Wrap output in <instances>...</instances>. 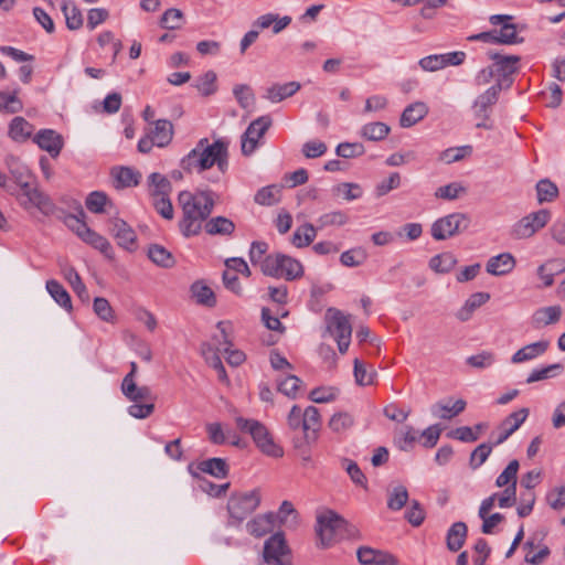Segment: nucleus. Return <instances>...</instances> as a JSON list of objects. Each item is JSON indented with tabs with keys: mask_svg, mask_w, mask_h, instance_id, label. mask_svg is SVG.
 Wrapping results in <instances>:
<instances>
[{
	"mask_svg": "<svg viewBox=\"0 0 565 565\" xmlns=\"http://www.w3.org/2000/svg\"><path fill=\"white\" fill-rule=\"evenodd\" d=\"M388 132L390 127L381 121L366 124L361 129V135L372 141L383 140Z\"/></svg>",
	"mask_w": 565,
	"mask_h": 565,
	"instance_id": "obj_52",
	"label": "nucleus"
},
{
	"mask_svg": "<svg viewBox=\"0 0 565 565\" xmlns=\"http://www.w3.org/2000/svg\"><path fill=\"white\" fill-rule=\"evenodd\" d=\"M356 555L363 565H397V559L393 554L369 546H361Z\"/></svg>",
	"mask_w": 565,
	"mask_h": 565,
	"instance_id": "obj_15",
	"label": "nucleus"
},
{
	"mask_svg": "<svg viewBox=\"0 0 565 565\" xmlns=\"http://www.w3.org/2000/svg\"><path fill=\"white\" fill-rule=\"evenodd\" d=\"M275 522V513L269 512L255 516L246 524V527L250 535L262 537L273 530Z\"/></svg>",
	"mask_w": 565,
	"mask_h": 565,
	"instance_id": "obj_26",
	"label": "nucleus"
},
{
	"mask_svg": "<svg viewBox=\"0 0 565 565\" xmlns=\"http://www.w3.org/2000/svg\"><path fill=\"white\" fill-rule=\"evenodd\" d=\"M539 203L552 202L558 196V188L550 179H542L536 183Z\"/></svg>",
	"mask_w": 565,
	"mask_h": 565,
	"instance_id": "obj_48",
	"label": "nucleus"
},
{
	"mask_svg": "<svg viewBox=\"0 0 565 565\" xmlns=\"http://www.w3.org/2000/svg\"><path fill=\"white\" fill-rule=\"evenodd\" d=\"M233 94L243 109H250L255 105V94L250 86L246 84H237L233 88Z\"/></svg>",
	"mask_w": 565,
	"mask_h": 565,
	"instance_id": "obj_54",
	"label": "nucleus"
},
{
	"mask_svg": "<svg viewBox=\"0 0 565 565\" xmlns=\"http://www.w3.org/2000/svg\"><path fill=\"white\" fill-rule=\"evenodd\" d=\"M550 347L547 340H541L537 342L530 343L518 350L511 358V362L514 364L527 362L536 359L544 354Z\"/></svg>",
	"mask_w": 565,
	"mask_h": 565,
	"instance_id": "obj_21",
	"label": "nucleus"
},
{
	"mask_svg": "<svg viewBox=\"0 0 565 565\" xmlns=\"http://www.w3.org/2000/svg\"><path fill=\"white\" fill-rule=\"evenodd\" d=\"M495 44H519L523 42L516 32V25L513 23H504L500 30H495Z\"/></svg>",
	"mask_w": 565,
	"mask_h": 565,
	"instance_id": "obj_47",
	"label": "nucleus"
},
{
	"mask_svg": "<svg viewBox=\"0 0 565 565\" xmlns=\"http://www.w3.org/2000/svg\"><path fill=\"white\" fill-rule=\"evenodd\" d=\"M19 204L24 210L32 207L39 210L42 214L49 216L55 212V204L52 199L44 193L38 185L24 199H19Z\"/></svg>",
	"mask_w": 565,
	"mask_h": 565,
	"instance_id": "obj_14",
	"label": "nucleus"
},
{
	"mask_svg": "<svg viewBox=\"0 0 565 565\" xmlns=\"http://www.w3.org/2000/svg\"><path fill=\"white\" fill-rule=\"evenodd\" d=\"M348 220V215L342 211L324 213L317 221L318 228H324L328 226H342L347 224Z\"/></svg>",
	"mask_w": 565,
	"mask_h": 565,
	"instance_id": "obj_61",
	"label": "nucleus"
},
{
	"mask_svg": "<svg viewBox=\"0 0 565 565\" xmlns=\"http://www.w3.org/2000/svg\"><path fill=\"white\" fill-rule=\"evenodd\" d=\"M328 331L335 339L339 352L344 354L351 342L352 327L349 318L334 310L328 323Z\"/></svg>",
	"mask_w": 565,
	"mask_h": 565,
	"instance_id": "obj_10",
	"label": "nucleus"
},
{
	"mask_svg": "<svg viewBox=\"0 0 565 565\" xmlns=\"http://www.w3.org/2000/svg\"><path fill=\"white\" fill-rule=\"evenodd\" d=\"M46 290L50 296L65 310H72V300L67 290L57 280L51 279L46 281Z\"/></svg>",
	"mask_w": 565,
	"mask_h": 565,
	"instance_id": "obj_36",
	"label": "nucleus"
},
{
	"mask_svg": "<svg viewBox=\"0 0 565 565\" xmlns=\"http://www.w3.org/2000/svg\"><path fill=\"white\" fill-rule=\"evenodd\" d=\"M317 230L318 227L310 223L299 226L292 234V244L299 248L309 246L317 236Z\"/></svg>",
	"mask_w": 565,
	"mask_h": 565,
	"instance_id": "obj_39",
	"label": "nucleus"
},
{
	"mask_svg": "<svg viewBox=\"0 0 565 565\" xmlns=\"http://www.w3.org/2000/svg\"><path fill=\"white\" fill-rule=\"evenodd\" d=\"M457 259L451 253H443L433 257L429 266L436 273H449L456 265Z\"/></svg>",
	"mask_w": 565,
	"mask_h": 565,
	"instance_id": "obj_56",
	"label": "nucleus"
},
{
	"mask_svg": "<svg viewBox=\"0 0 565 565\" xmlns=\"http://www.w3.org/2000/svg\"><path fill=\"white\" fill-rule=\"evenodd\" d=\"M353 423L354 419L349 413L340 412L331 417L329 422V427L332 429V431L339 434L351 428L353 426Z\"/></svg>",
	"mask_w": 565,
	"mask_h": 565,
	"instance_id": "obj_64",
	"label": "nucleus"
},
{
	"mask_svg": "<svg viewBox=\"0 0 565 565\" xmlns=\"http://www.w3.org/2000/svg\"><path fill=\"white\" fill-rule=\"evenodd\" d=\"M424 118V104L415 103L409 105L403 111L399 122L402 127H412L416 122L420 121Z\"/></svg>",
	"mask_w": 565,
	"mask_h": 565,
	"instance_id": "obj_49",
	"label": "nucleus"
},
{
	"mask_svg": "<svg viewBox=\"0 0 565 565\" xmlns=\"http://www.w3.org/2000/svg\"><path fill=\"white\" fill-rule=\"evenodd\" d=\"M184 14L181 10L170 8L166 10L160 19V26L168 30H178L184 23Z\"/></svg>",
	"mask_w": 565,
	"mask_h": 565,
	"instance_id": "obj_50",
	"label": "nucleus"
},
{
	"mask_svg": "<svg viewBox=\"0 0 565 565\" xmlns=\"http://www.w3.org/2000/svg\"><path fill=\"white\" fill-rule=\"evenodd\" d=\"M271 126V118L268 115L260 116L253 120L242 136V152L244 156L252 154L257 148L258 140Z\"/></svg>",
	"mask_w": 565,
	"mask_h": 565,
	"instance_id": "obj_11",
	"label": "nucleus"
},
{
	"mask_svg": "<svg viewBox=\"0 0 565 565\" xmlns=\"http://www.w3.org/2000/svg\"><path fill=\"white\" fill-rule=\"evenodd\" d=\"M178 205L182 211L178 224L181 234L184 237L196 236L213 212L215 205L214 193L210 190H199L196 192L184 190L178 195Z\"/></svg>",
	"mask_w": 565,
	"mask_h": 565,
	"instance_id": "obj_1",
	"label": "nucleus"
},
{
	"mask_svg": "<svg viewBox=\"0 0 565 565\" xmlns=\"http://www.w3.org/2000/svg\"><path fill=\"white\" fill-rule=\"evenodd\" d=\"M85 212L79 207L78 214H68L64 217L65 225L82 239L89 230L85 222Z\"/></svg>",
	"mask_w": 565,
	"mask_h": 565,
	"instance_id": "obj_44",
	"label": "nucleus"
},
{
	"mask_svg": "<svg viewBox=\"0 0 565 565\" xmlns=\"http://www.w3.org/2000/svg\"><path fill=\"white\" fill-rule=\"evenodd\" d=\"M83 241L103 253L107 258H113L114 249L107 238L99 235L92 228L88 230Z\"/></svg>",
	"mask_w": 565,
	"mask_h": 565,
	"instance_id": "obj_41",
	"label": "nucleus"
},
{
	"mask_svg": "<svg viewBox=\"0 0 565 565\" xmlns=\"http://www.w3.org/2000/svg\"><path fill=\"white\" fill-rule=\"evenodd\" d=\"M285 254H270L267 255L262 262L260 270L264 275L281 278L280 265L284 259Z\"/></svg>",
	"mask_w": 565,
	"mask_h": 565,
	"instance_id": "obj_51",
	"label": "nucleus"
},
{
	"mask_svg": "<svg viewBox=\"0 0 565 565\" xmlns=\"http://www.w3.org/2000/svg\"><path fill=\"white\" fill-rule=\"evenodd\" d=\"M467 403L465 399H457L451 403V398L440 401L430 407L431 415L441 419H451L465 411Z\"/></svg>",
	"mask_w": 565,
	"mask_h": 565,
	"instance_id": "obj_19",
	"label": "nucleus"
},
{
	"mask_svg": "<svg viewBox=\"0 0 565 565\" xmlns=\"http://www.w3.org/2000/svg\"><path fill=\"white\" fill-rule=\"evenodd\" d=\"M64 278L68 281L75 294L83 302L89 301V294L85 284L82 281L79 274L74 267L63 269Z\"/></svg>",
	"mask_w": 565,
	"mask_h": 565,
	"instance_id": "obj_38",
	"label": "nucleus"
},
{
	"mask_svg": "<svg viewBox=\"0 0 565 565\" xmlns=\"http://www.w3.org/2000/svg\"><path fill=\"white\" fill-rule=\"evenodd\" d=\"M529 416V408H521L516 412L511 413L508 417H505L500 427H499V436L494 443V446L501 445L504 443L519 427L525 422Z\"/></svg>",
	"mask_w": 565,
	"mask_h": 565,
	"instance_id": "obj_16",
	"label": "nucleus"
},
{
	"mask_svg": "<svg viewBox=\"0 0 565 565\" xmlns=\"http://www.w3.org/2000/svg\"><path fill=\"white\" fill-rule=\"evenodd\" d=\"M408 501V491L402 484L387 489V508L392 511L402 510Z\"/></svg>",
	"mask_w": 565,
	"mask_h": 565,
	"instance_id": "obj_37",
	"label": "nucleus"
},
{
	"mask_svg": "<svg viewBox=\"0 0 565 565\" xmlns=\"http://www.w3.org/2000/svg\"><path fill=\"white\" fill-rule=\"evenodd\" d=\"M22 107L21 100L17 97V92H0V111L14 114L20 111Z\"/></svg>",
	"mask_w": 565,
	"mask_h": 565,
	"instance_id": "obj_62",
	"label": "nucleus"
},
{
	"mask_svg": "<svg viewBox=\"0 0 565 565\" xmlns=\"http://www.w3.org/2000/svg\"><path fill=\"white\" fill-rule=\"evenodd\" d=\"M317 534L323 546L342 540L348 534V522L332 510H323L317 515Z\"/></svg>",
	"mask_w": 565,
	"mask_h": 565,
	"instance_id": "obj_4",
	"label": "nucleus"
},
{
	"mask_svg": "<svg viewBox=\"0 0 565 565\" xmlns=\"http://www.w3.org/2000/svg\"><path fill=\"white\" fill-rule=\"evenodd\" d=\"M470 220L466 214L452 213L437 220L431 225V235L437 241H444L462 233L469 227Z\"/></svg>",
	"mask_w": 565,
	"mask_h": 565,
	"instance_id": "obj_8",
	"label": "nucleus"
},
{
	"mask_svg": "<svg viewBox=\"0 0 565 565\" xmlns=\"http://www.w3.org/2000/svg\"><path fill=\"white\" fill-rule=\"evenodd\" d=\"M153 127L149 131V136L156 142L157 147L168 146L173 137V125L167 119H158L152 121Z\"/></svg>",
	"mask_w": 565,
	"mask_h": 565,
	"instance_id": "obj_24",
	"label": "nucleus"
},
{
	"mask_svg": "<svg viewBox=\"0 0 565 565\" xmlns=\"http://www.w3.org/2000/svg\"><path fill=\"white\" fill-rule=\"evenodd\" d=\"M204 230L209 235L230 236L235 231V224L225 216H215L205 222Z\"/></svg>",
	"mask_w": 565,
	"mask_h": 565,
	"instance_id": "obj_29",
	"label": "nucleus"
},
{
	"mask_svg": "<svg viewBox=\"0 0 565 565\" xmlns=\"http://www.w3.org/2000/svg\"><path fill=\"white\" fill-rule=\"evenodd\" d=\"M108 225L109 232L120 247L130 252L136 249L137 235L131 226L118 217L110 218Z\"/></svg>",
	"mask_w": 565,
	"mask_h": 565,
	"instance_id": "obj_13",
	"label": "nucleus"
},
{
	"mask_svg": "<svg viewBox=\"0 0 565 565\" xmlns=\"http://www.w3.org/2000/svg\"><path fill=\"white\" fill-rule=\"evenodd\" d=\"M121 392L131 402H154L156 399L150 387L138 386L130 377L122 380Z\"/></svg>",
	"mask_w": 565,
	"mask_h": 565,
	"instance_id": "obj_23",
	"label": "nucleus"
},
{
	"mask_svg": "<svg viewBox=\"0 0 565 565\" xmlns=\"http://www.w3.org/2000/svg\"><path fill=\"white\" fill-rule=\"evenodd\" d=\"M468 527L465 522H455L446 535V545L450 552H458L467 539Z\"/></svg>",
	"mask_w": 565,
	"mask_h": 565,
	"instance_id": "obj_28",
	"label": "nucleus"
},
{
	"mask_svg": "<svg viewBox=\"0 0 565 565\" xmlns=\"http://www.w3.org/2000/svg\"><path fill=\"white\" fill-rule=\"evenodd\" d=\"M564 370V365L561 364V363H555V364H550L543 369H540V370H533L527 379H526V383L527 384H531V383H534V382H539V381H543V380H546L548 377H552V376H555L557 374H561Z\"/></svg>",
	"mask_w": 565,
	"mask_h": 565,
	"instance_id": "obj_55",
	"label": "nucleus"
},
{
	"mask_svg": "<svg viewBox=\"0 0 565 565\" xmlns=\"http://www.w3.org/2000/svg\"><path fill=\"white\" fill-rule=\"evenodd\" d=\"M191 292L200 305L214 307L216 303V298L213 290L202 281H195L191 286Z\"/></svg>",
	"mask_w": 565,
	"mask_h": 565,
	"instance_id": "obj_40",
	"label": "nucleus"
},
{
	"mask_svg": "<svg viewBox=\"0 0 565 565\" xmlns=\"http://www.w3.org/2000/svg\"><path fill=\"white\" fill-rule=\"evenodd\" d=\"M148 257L157 266L163 268H171L175 264L173 255L163 246L159 244H152L148 248Z\"/></svg>",
	"mask_w": 565,
	"mask_h": 565,
	"instance_id": "obj_35",
	"label": "nucleus"
},
{
	"mask_svg": "<svg viewBox=\"0 0 565 565\" xmlns=\"http://www.w3.org/2000/svg\"><path fill=\"white\" fill-rule=\"evenodd\" d=\"M301 380L296 375H288L277 381L278 391L284 395L295 398L300 387Z\"/></svg>",
	"mask_w": 565,
	"mask_h": 565,
	"instance_id": "obj_63",
	"label": "nucleus"
},
{
	"mask_svg": "<svg viewBox=\"0 0 565 565\" xmlns=\"http://www.w3.org/2000/svg\"><path fill=\"white\" fill-rule=\"evenodd\" d=\"M501 90V81H497L495 84L490 86L486 92L480 94L475 99L472 109L475 118L478 120L476 124L477 128H483L488 130L493 129L494 126L490 118L491 107L497 104Z\"/></svg>",
	"mask_w": 565,
	"mask_h": 565,
	"instance_id": "obj_6",
	"label": "nucleus"
},
{
	"mask_svg": "<svg viewBox=\"0 0 565 565\" xmlns=\"http://www.w3.org/2000/svg\"><path fill=\"white\" fill-rule=\"evenodd\" d=\"M235 423L241 431L252 436L254 443L264 455L274 458L282 457V448L274 441L269 430L263 423L242 416H237Z\"/></svg>",
	"mask_w": 565,
	"mask_h": 565,
	"instance_id": "obj_3",
	"label": "nucleus"
},
{
	"mask_svg": "<svg viewBox=\"0 0 565 565\" xmlns=\"http://www.w3.org/2000/svg\"><path fill=\"white\" fill-rule=\"evenodd\" d=\"M289 550L281 533L271 535L264 545V558L268 565H291Z\"/></svg>",
	"mask_w": 565,
	"mask_h": 565,
	"instance_id": "obj_12",
	"label": "nucleus"
},
{
	"mask_svg": "<svg viewBox=\"0 0 565 565\" xmlns=\"http://www.w3.org/2000/svg\"><path fill=\"white\" fill-rule=\"evenodd\" d=\"M149 183L152 186L151 196L169 195L172 190L170 181L158 172H153L149 175Z\"/></svg>",
	"mask_w": 565,
	"mask_h": 565,
	"instance_id": "obj_57",
	"label": "nucleus"
},
{
	"mask_svg": "<svg viewBox=\"0 0 565 565\" xmlns=\"http://www.w3.org/2000/svg\"><path fill=\"white\" fill-rule=\"evenodd\" d=\"M6 164L15 185H19L25 181H30L31 179H33L30 169L25 164H23L19 159L14 157H9L6 160Z\"/></svg>",
	"mask_w": 565,
	"mask_h": 565,
	"instance_id": "obj_32",
	"label": "nucleus"
},
{
	"mask_svg": "<svg viewBox=\"0 0 565 565\" xmlns=\"http://www.w3.org/2000/svg\"><path fill=\"white\" fill-rule=\"evenodd\" d=\"M109 203L107 195L100 191H94L86 198L85 204L88 211L95 214L105 212V206Z\"/></svg>",
	"mask_w": 565,
	"mask_h": 565,
	"instance_id": "obj_60",
	"label": "nucleus"
},
{
	"mask_svg": "<svg viewBox=\"0 0 565 565\" xmlns=\"http://www.w3.org/2000/svg\"><path fill=\"white\" fill-rule=\"evenodd\" d=\"M562 316L561 306L543 307L534 311L531 323L534 329H541L559 321Z\"/></svg>",
	"mask_w": 565,
	"mask_h": 565,
	"instance_id": "obj_22",
	"label": "nucleus"
},
{
	"mask_svg": "<svg viewBox=\"0 0 565 565\" xmlns=\"http://www.w3.org/2000/svg\"><path fill=\"white\" fill-rule=\"evenodd\" d=\"M259 503L260 495L257 490L233 493L227 502L228 524H239L258 508Z\"/></svg>",
	"mask_w": 565,
	"mask_h": 565,
	"instance_id": "obj_5",
	"label": "nucleus"
},
{
	"mask_svg": "<svg viewBox=\"0 0 565 565\" xmlns=\"http://www.w3.org/2000/svg\"><path fill=\"white\" fill-rule=\"evenodd\" d=\"M495 44H519L523 42L516 32V25L513 23H504L500 30H495Z\"/></svg>",
	"mask_w": 565,
	"mask_h": 565,
	"instance_id": "obj_45",
	"label": "nucleus"
},
{
	"mask_svg": "<svg viewBox=\"0 0 565 565\" xmlns=\"http://www.w3.org/2000/svg\"><path fill=\"white\" fill-rule=\"evenodd\" d=\"M281 278L295 280L303 275L301 263L290 256L285 255L280 265Z\"/></svg>",
	"mask_w": 565,
	"mask_h": 565,
	"instance_id": "obj_42",
	"label": "nucleus"
},
{
	"mask_svg": "<svg viewBox=\"0 0 565 565\" xmlns=\"http://www.w3.org/2000/svg\"><path fill=\"white\" fill-rule=\"evenodd\" d=\"M514 266V257L510 253H502L488 260L487 271L493 276H502L512 271Z\"/></svg>",
	"mask_w": 565,
	"mask_h": 565,
	"instance_id": "obj_25",
	"label": "nucleus"
},
{
	"mask_svg": "<svg viewBox=\"0 0 565 565\" xmlns=\"http://www.w3.org/2000/svg\"><path fill=\"white\" fill-rule=\"evenodd\" d=\"M519 468V461L516 459L511 460L505 469L498 476L495 486L499 488L512 486L516 487Z\"/></svg>",
	"mask_w": 565,
	"mask_h": 565,
	"instance_id": "obj_43",
	"label": "nucleus"
},
{
	"mask_svg": "<svg viewBox=\"0 0 565 565\" xmlns=\"http://www.w3.org/2000/svg\"><path fill=\"white\" fill-rule=\"evenodd\" d=\"M61 10L65 17L66 26L70 30H78L83 26V15L77 6L67 0H63Z\"/></svg>",
	"mask_w": 565,
	"mask_h": 565,
	"instance_id": "obj_33",
	"label": "nucleus"
},
{
	"mask_svg": "<svg viewBox=\"0 0 565 565\" xmlns=\"http://www.w3.org/2000/svg\"><path fill=\"white\" fill-rule=\"evenodd\" d=\"M488 57L493 61L494 73L498 75L497 81H501L502 87L512 84L511 75L519 72L521 57L519 55H508L495 51H489Z\"/></svg>",
	"mask_w": 565,
	"mask_h": 565,
	"instance_id": "obj_9",
	"label": "nucleus"
},
{
	"mask_svg": "<svg viewBox=\"0 0 565 565\" xmlns=\"http://www.w3.org/2000/svg\"><path fill=\"white\" fill-rule=\"evenodd\" d=\"M33 130V125L20 116L14 117L9 125V136L17 142L26 141L31 137Z\"/></svg>",
	"mask_w": 565,
	"mask_h": 565,
	"instance_id": "obj_30",
	"label": "nucleus"
},
{
	"mask_svg": "<svg viewBox=\"0 0 565 565\" xmlns=\"http://www.w3.org/2000/svg\"><path fill=\"white\" fill-rule=\"evenodd\" d=\"M367 253L362 247L351 248L345 250L340 256V262L345 267H358L365 263Z\"/></svg>",
	"mask_w": 565,
	"mask_h": 565,
	"instance_id": "obj_53",
	"label": "nucleus"
},
{
	"mask_svg": "<svg viewBox=\"0 0 565 565\" xmlns=\"http://www.w3.org/2000/svg\"><path fill=\"white\" fill-rule=\"evenodd\" d=\"M423 436L424 431L416 430L411 426H405L399 431L397 443L402 450H409Z\"/></svg>",
	"mask_w": 565,
	"mask_h": 565,
	"instance_id": "obj_58",
	"label": "nucleus"
},
{
	"mask_svg": "<svg viewBox=\"0 0 565 565\" xmlns=\"http://www.w3.org/2000/svg\"><path fill=\"white\" fill-rule=\"evenodd\" d=\"M216 164L220 174H224L228 167L227 142L217 139L213 143L207 138L199 140L196 146L182 158L180 166L189 172H204Z\"/></svg>",
	"mask_w": 565,
	"mask_h": 565,
	"instance_id": "obj_2",
	"label": "nucleus"
},
{
	"mask_svg": "<svg viewBox=\"0 0 565 565\" xmlns=\"http://www.w3.org/2000/svg\"><path fill=\"white\" fill-rule=\"evenodd\" d=\"M495 44H519L523 42L516 32V25L513 23H504L500 30H495Z\"/></svg>",
	"mask_w": 565,
	"mask_h": 565,
	"instance_id": "obj_46",
	"label": "nucleus"
},
{
	"mask_svg": "<svg viewBox=\"0 0 565 565\" xmlns=\"http://www.w3.org/2000/svg\"><path fill=\"white\" fill-rule=\"evenodd\" d=\"M300 83L295 81L284 84L276 83L266 88L263 97L270 103H280L284 99L294 96L300 89Z\"/></svg>",
	"mask_w": 565,
	"mask_h": 565,
	"instance_id": "obj_20",
	"label": "nucleus"
},
{
	"mask_svg": "<svg viewBox=\"0 0 565 565\" xmlns=\"http://www.w3.org/2000/svg\"><path fill=\"white\" fill-rule=\"evenodd\" d=\"M113 175L118 183L117 188L136 186L140 182L141 174L129 167H120L113 169Z\"/></svg>",
	"mask_w": 565,
	"mask_h": 565,
	"instance_id": "obj_34",
	"label": "nucleus"
},
{
	"mask_svg": "<svg viewBox=\"0 0 565 565\" xmlns=\"http://www.w3.org/2000/svg\"><path fill=\"white\" fill-rule=\"evenodd\" d=\"M194 86L203 96H210L216 92V74L213 71H207L200 76Z\"/></svg>",
	"mask_w": 565,
	"mask_h": 565,
	"instance_id": "obj_59",
	"label": "nucleus"
},
{
	"mask_svg": "<svg viewBox=\"0 0 565 565\" xmlns=\"http://www.w3.org/2000/svg\"><path fill=\"white\" fill-rule=\"evenodd\" d=\"M227 323L224 321H220L217 323V329L221 331L223 341L218 343V345H224L223 351L227 354L226 355V362L232 366H238L241 365L246 356L245 353L241 350H232V341L228 338L227 331H226Z\"/></svg>",
	"mask_w": 565,
	"mask_h": 565,
	"instance_id": "obj_27",
	"label": "nucleus"
},
{
	"mask_svg": "<svg viewBox=\"0 0 565 565\" xmlns=\"http://www.w3.org/2000/svg\"><path fill=\"white\" fill-rule=\"evenodd\" d=\"M33 141L47 151L53 158L57 157L63 148L62 136L53 129H42L33 138Z\"/></svg>",
	"mask_w": 565,
	"mask_h": 565,
	"instance_id": "obj_17",
	"label": "nucleus"
},
{
	"mask_svg": "<svg viewBox=\"0 0 565 565\" xmlns=\"http://www.w3.org/2000/svg\"><path fill=\"white\" fill-rule=\"evenodd\" d=\"M196 469L200 472L211 475L215 478H226L228 475V465L225 459L210 458L198 463Z\"/></svg>",
	"mask_w": 565,
	"mask_h": 565,
	"instance_id": "obj_31",
	"label": "nucleus"
},
{
	"mask_svg": "<svg viewBox=\"0 0 565 565\" xmlns=\"http://www.w3.org/2000/svg\"><path fill=\"white\" fill-rule=\"evenodd\" d=\"M551 220L548 210H539L532 212L518 221L511 230V236L514 239H525L532 237L537 231L545 227Z\"/></svg>",
	"mask_w": 565,
	"mask_h": 565,
	"instance_id": "obj_7",
	"label": "nucleus"
},
{
	"mask_svg": "<svg viewBox=\"0 0 565 565\" xmlns=\"http://www.w3.org/2000/svg\"><path fill=\"white\" fill-rule=\"evenodd\" d=\"M466 53L462 51L426 56V71L436 72L448 65L458 66L465 62Z\"/></svg>",
	"mask_w": 565,
	"mask_h": 565,
	"instance_id": "obj_18",
	"label": "nucleus"
}]
</instances>
